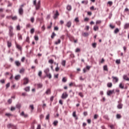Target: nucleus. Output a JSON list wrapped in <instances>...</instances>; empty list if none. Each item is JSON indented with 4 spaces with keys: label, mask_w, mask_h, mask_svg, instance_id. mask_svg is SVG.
Returning <instances> with one entry per match:
<instances>
[{
    "label": "nucleus",
    "mask_w": 129,
    "mask_h": 129,
    "mask_svg": "<svg viewBox=\"0 0 129 129\" xmlns=\"http://www.w3.org/2000/svg\"><path fill=\"white\" fill-rule=\"evenodd\" d=\"M46 75L47 77H48V78H49V79H51V78H52V75H51V74H47Z\"/></svg>",
    "instance_id": "c756f323"
},
{
    "label": "nucleus",
    "mask_w": 129,
    "mask_h": 129,
    "mask_svg": "<svg viewBox=\"0 0 129 129\" xmlns=\"http://www.w3.org/2000/svg\"><path fill=\"white\" fill-rule=\"evenodd\" d=\"M82 36L84 37H88V36H89V33L87 32H84L82 33Z\"/></svg>",
    "instance_id": "dca6fc26"
},
{
    "label": "nucleus",
    "mask_w": 129,
    "mask_h": 129,
    "mask_svg": "<svg viewBox=\"0 0 129 129\" xmlns=\"http://www.w3.org/2000/svg\"><path fill=\"white\" fill-rule=\"evenodd\" d=\"M67 10L68 11H71V10H72V7H71V5H68L67 7Z\"/></svg>",
    "instance_id": "a211bd4d"
},
{
    "label": "nucleus",
    "mask_w": 129,
    "mask_h": 129,
    "mask_svg": "<svg viewBox=\"0 0 129 129\" xmlns=\"http://www.w3.org/2000/svg\"><path fill=\"white\" fill-rule=\"evenodd\" d=\"M67 97H68V94H67V92H65L62 94L61 98L62 99H66Z\"/></svg>",
    "instance_id": "7ed1b4c3"
},
{
    "label": "nucleus",
    "mask_w": 129,
    "mask_h": 129,
    "mask_svg": "<svg viewBox=\"0 0 129 129\" xmlns=\"http://www.w3.org/2000/svg\"><path fill=\"white\" fill-rule=\"evenodd\" d=\"M112 4H113V3L112 1H109L107 3V5H109V7H111V6H112Z\"/></svg>",
    "instance_id": "473e14b6"
},
{
    "label": "nucleus",
    "mask_w": 129,
    "mask_h": 129,
    "mask_svg": "<svg viewBox=\"0 0 129 129\" xmlns=\"http://www.w3.org/2000/svg\"><path fill=\"white\" fill-rule=\"evenodd\" d=\"M75 52L76 53H78V52H80V48H77L76 49Z\"/></svg>",
    "instance_id": "3c124183"
},
{
    "label": "nucleus",
    "mask_w": 129,
    "mask_h": 129,
    "mask_svg": "<svg viewBox=\"0 0 129 129\" xmlns=\"http://www.w3.org/2000/svg\"><path fill=\"white\" fill-rule=\"evenodd\" d=\"M23 72H25V69H22L21 70H20V73L22 74Z\"/></svg>",
    "instance_id": "5fc2aeb1"
},
{
    "label": "nucleus",
    "mask_w": 129,
    "mask_h": 129,
    "mask_svg": "<svg viewBox=\"0 0 129 129\" xmlns=\"http://www.w3.org/2000/svg\"><path fill=\"white\" fill-rule=\"evenodd\" d=\"M45 94H46V95H50V94H51V89H47L45 92Z\"/></svg>",
    "instance_id": "39448f33"
},
{
    "label": "nucleus",
    "mask_w": 129,
    "mask_h": 129,
    "mask_svg": "<svg viewBox=\"0 0 129 129\" xmlns=\"http://www.w3.org/2000/svg\"><path fill=\"white\" fill-rule=\"evenodd\" d=\"M0 82H1V83L4 84V83H5V81L4 79H2V80H0Z\"/></svg>",
    "instance_id": "338daca9"
},
{
    "label": "nucleus",
    "mask_w": 129,
    "mask_h": 129,
    "mask_svg": "<svg viewBox=\"0 0 129 129\" xmlns=\"http://www.w3.org/2000/svg\"><path fill=\"white\" fill-rule=\"evenodd\" d=\"M21 104H18L16 105V108H18L19 109H20V108H21Z\"/></svg>",
    "instance_id": "58836bf2"
},
{
    "label": "nucleus",
    "mask_w": 129,
    "mask_h": 129,
    "mask_svg": "<svg viewBox=\"0 0 129 129\" xmlns=\"http://www.w3.org/2000/svg\"><path fill=\"white\" fill-rule=\"evenodd\" d=\"M48 62L50 64H53V63H54V60L53 59H50Z\"/></svg>",
    "instance_id": "8fccbe9b"
},
{
    "label": "nucleus",
    "mask_w": 129,
    "mask_h": 129,
    "mask_svg": "<svg viewBox=\"0 0 129 129\" xmlns=\"http://www.w3.org/2000/svg\"><path fill=\"white\" fill-rule=\"evenodd\" d=\"M30 107L32 109V111H33V110H34V105H30Z\"/></svg>",
    "instance_id": "13d9d810"
},
{
    "label": "nucleus",
    "mask_w": 129,
    "mask_h": 129,
    "mask_svg": "<svg viewBox=\"0 0 129 129\" xmlns=\"http://www.w3.org/2000/svg\"><path fill=\"white\" fill-rule=\"evenodd\" d=\"M103 70L104 71H108V69H107V66L105 65L103 66Z\"/></svg>",
    "instance_id": "393cba45"
},
{
    "label": "nucleus",
    "mask_w": 129,
    "mask_h": 129,
    "mask_svg": "<svg viewBox=\"0 0 129 129\" xmlns=\"http://www.w3.org/2000/svg\"><path fill=\"white\" fill-rule=\"evenodd\" d=\"M12 20H13L14 21L17 20V19H18V17H17V16H14L12 17Z\"/></svg>",
    "instance_id": "052dcab7"
},
{
    "label": "nucleus",
    "mask_w": 129,
    "mask_h": 129,
    "mask_svg": "<svg viewBox=\"0 0 129 129\" xmlns=\"http://www.w3.org/2000/svg\"><path fill=\"white\" fill-rule=\"evenodd\" d=\"M67 82V78L66 77H63L62 79V82Z\"/></svg>",
    "instance_id": "7c9ffc66"
},
{
    "label": "nucleus",
    "mask_w": 129,
    "mask_h": 129,
    "mask_svg": "<svg viewBox=\"0 0 129 129\" xmlns=\"http://www.w3.org/2000/svg\"><path fill=\"white\" fill-rule=\"evenodd\" d=\"M33 5L36 8V10H39L41 6V1H39L37 3V0L33 1Z\"/></svg>",
    "instance_id": "f257e3e1"
},
{
    "label": "nucleus",
    "mask_w": 129,
    "mask_h": 129,
    "mask_svg": "<svg viewBox=\"0 0 129 129\" xmlns=\"http://www.w3.org/2000/svg\"><path fill=\"white\" fill-rule=\"evenodd\" d=\"M107 87H109V88H111L112 87V83L109 82L107 84Z\"/></svg>",
    "instance_id": "f3484780"
},
{
    "label": "nucleus",
    "mask_w": 129,
    "mask_h": 129,
    "mask_svg": "<svg viewBox=\"0 0 129 129\" xmlns=\"http://www.w3.org/2000/svg\"><path fill=\"white\" fill-rule=\"evenodd\" d=\"M34 39L35 40V41H38L39 40V37H38V36L35 35L34 36Z\"/></svg>",
    "instance_id": "a18cd8bd"
},
{
    "label": "nucleus",
    "mask_w": 129,
    "mask_h": 129,
    "mask_svg": "<svg viewBox=\"0 0 129 129\" xmlns=\"http://www.w3.org/2000/svg\"><path fill=\"white\" fill-rule=\"evenodd\" d=\"M79 95L82 98L83 97H84V96L83 95V94L82 92L79 93Z\"/></svg>",
    "instance_id": "49530a36"
},
{
    "label": "nucleus",
    "mask_w": 129,
    "mask_h": 129,
    "mask_svg": "<svg viewBox=\"0 0 129 129\" xmlns=\"http://www.w3.org/2000/svg\"><path fill=\"white\" fill-rule=\"evenodd\" d=\"M7 45L8 48H11V47H12V42L10 41L7 42Z\"/></svg>",
    "instance_id": "b1692460"
},
{
    "label": "nucleus",
    "mask_w": 129,
    "mask_h": 129,
    "mask_svg": "<svg viewBox=\"0 0 129 129\" xmlns=\"http://www.w3.org/2000/svg\"><path fill=\"white\" fill-rule=\"evenodd\" d=\"M10 83H7V85H6V88H7V89L9 88V87H10Z\"/></svg>",
    "instance_id": "0e129e2a"
},
{
    "label": "nucleus",
    "mask_w": 129,
    "mask_h": 129,
    "mask_svg": "<svg viewBox=\"0 0 129 129\" xmlns=\"http://www.w3.org/2000/svg\"><path fill=\"white\" fill-rule=\"evenodd\" d=\"M16 30H17V31H20L21 30V27L20 26V25H18L16 27Z\"/></svg>",
    "instance_id": "72a5a7b5"
},
{
    "label": "nucleus",
    "mask_w": 129,
    "mask_h": 129,
    "mask_svg": "<svg viewBox=\"0 0 129 129\" xmlns=\"http://www.w3.org/2000/svg\"><path fill=\"white\" fill-rule=\"evenodd\" d=\"M90 69V66H87L86 68L83 69L84 73H85L87 70H89Z\"/></svg>",
    "instance_id": "6e6552de"
},
{
    "label": "nucleus",
    "mask_w": 129,
    "mask_h": 129,
    "mask_svg": "<svg viewBox=\"0 0 129 129\" xmlns=\"http://www.w3.org/2000/svg\"><path fill=\"white\" fill-rule=\"evenodd\" d=\"M20 78H21V75H18L16 76L15 77V80H19V79H20Z\"/></svg>",
    "instance_id": "412c9836"
},
{
    "label": "nucleus",
    "mask_w": 129,
    "mask_h": 129,
    "mask_svg": "<svg viewBox=\"0 0 129 129\" xmlns=\"http://www.w3.org/2000/svg\"><path fill=\"white\" fill-rule=\"evenodd\" d=\"M73 116L75 117L76 119H78V117H77V115H76V111H74L73 112Z\"/></svg>",
    "instance_id": "f8f14e48"
},
{
    "label": "nucleus",
    "mask_w": 129,
    "mask_h": 129,
    "mask_svg": "<svg viewBox=\"0 0 129 129\" xmlns=\"http://www.w3.org/2000/svg\"><path fill=\"white\" fill-rule=\"evenodd\" d=\"M75 22H76V23H79V18H78V17H77L75 19Z\"/></svg>",
    "instance_id": "ea45409f"
},
{
    "label": "nucleus",
    "mask_w": 129,
    "mask_h": 129,
    "mask_svg": "<svg viewBox=\"0 0 129 129\" xmlns=\"http://www.w3.org/2000/svg\"><path fill=\"white\" fill-rule=\"evenodd\" d=\"M112 82L113 83L115 84V83H117V82H118V78L116 77H112Z\"/></svg>",
    "instance_id": "f03ea898"
},
{
    "label": "nucleus",
    "mask_w": 129,
    "mask_h": 129,
    "mask_svg": "<svg viewBox=\"0 0 129 129\" xmlns=\"http://www.w3.org/2000/svg\"><path fill=\"white\" fill-rule=\"evenodd\" d=\"M26 41L28 43H30V37H29V36L27 37Z\"/></svg>",
    "instance_id": "09e8293b"
},
{
    "label": "nucleus",
    "mask_w": 129,
    "mask_h": 129,
    "mask_svg": "<svg viewBox=\"0 0 129 129\" xmlns=\"http://www.w3.org/2000/svg\"><path fill=\"white\" fill-rule=\"evenodd\" d=\"M38 76L39 77H42V71H40L39 72H38Z\"/></svg>",
    "instance_id": "c03bdc74"
},
{
    "label": "nucleus",
    "mask_w": 129,
    "mask_h": 129,
    "mask_svg": "<svg viewBox=\"0 0 129 129\" xmlns=\"http://www.w3.org/2000/svg\"><path fill=\"white\" fill-rule=\"evenodd\" d=\"M99 24H101V20H97L96 21V24L99 25Z\"/></svg>",
    "instance_id": "e433bc0d"
},
{
    "label": "nucleus",
    "mask_w": 129,
    "mask_h": 129,
    "mask_svg": "<svg viewBox=\"0 0 129 129\" xmlns=\"http://www.w3.org/2000/svg\"><path fill=\"white\" fill-rule=\"evenodd\" d=\"M112 93H114V90H109L107 92V95H108V96H110Z\"/></svg>",
    "instance_id": "20e7f679"
},
{
    "label": "nucleus",
    "mask_w": 129,
    "mask_h": 129,
    "mask_svg": "<svg viewBox=\"0 0 129 129\" xmlns=\"http://www.w3.org/2000/svg\"><path fill=\"white\" fill-rule=\"evenodd\" d=\"M24 83L23 84L24 85H26V84H28V83H29V79L28 78H25L24 79Z\"/></svg>",
    "instance_id": "0eeeda50"
},
{
    "label": "nucleus",
    "mask_w": 129,
    "mask_h": 129,
    "mask_svg": "<svg viewBox=\"0 0 129 129\" xmlns=\"http://www.w3.org/2000/svg\"><path fill=\"white\" fill-rule=\"evenodd\" d=\"M8 103H9V104H11V103H12V99H9L8 100Z\"/></svg>",
    "instance_id": "4d7b16f0"
},
{
    "label": "nucleus",
    "mask_w": 129,
    "mask_h": 129,
    "mask_svg": "<svg viewBox=\"0 0 129 129\" xmlns=\"http://www.w3.org/2000/svg\"><path fill=\"white\" fill-rule=\"evenodd\" d=\"M82 4H85V5H87V4H88V1H82Z\"/></svg>",
    "instance_id": "6e6d98bb"
},
{
    "label": "nucleus",
    "mask_w": 129,
    "mask_h": 129,
    "mask_svg": "<svg viewBox=\"0 0 129 129\" xmlns=\"http://www.w3.org/2000/svg\"><path fill=\"white\" fill-rule=\"evenodd\" d=\"M115 62L116 64H120V59H116Z\"/></svg>",
    "instance_id": "37998d69"
},
{
    "label": "nucleus",
    "mask_w": 129,
    "mask_h": 129,
    "mask_svg": "<svg viewBox=\"0 0 129 129\" xmlns=\"http://www.w3.org/2000/svg\"><path fill=\"white\" fill-rule=\"evenodd\" d=\"M38 88H42L43 87V85L42 84H37Z\"/></svg>",
    "instance_id": "f704fd0d"
},
{
    "label": "nucleus",
    "mask_w": 129,
    "mask_h": 129,
    "mask_svg": "<svg viewBox=\"0 0 129 129\" xmlns=\"http://www.w3.org/2000/svg\"><path fill=\"white\" fill-rule=\"evenodd\" d=\"M98 29H99V28L98 27V26L97 25H95L94 26V31H98Z\"/></svg>",
    "instance_id": "cd10ccee"
},
{
    "label": "nucleus",
    "mask_w": 129,
    "mask_h": 129,
    "mask_svg": "<svg viewBox=\"0 0 129 129\" xmlns=\"http://www.w3.org/2000/svg\"><path fill=\"white\" fill-rule=\"evenodd\" d=\"M119 88H121V89H123L124 88V86H123V85H122V83H120L119 85Z\"/></svg>",
    "instance_id": "a878e982"
},
{
    "label": "nucleus",
    "mask_w": 129,
    "mask_h": 129,
    "mask_svg": "<svg viewBox=\"0 0 129 129\" xmlns=\"http://www.w3.org/2000/svg\"><path fill=\"white\" fill-rule=\"evenodd\" d=\"M37 129H41V125L38 124L37 127Z\"/></svg>",
    "instance_id": "774afa93"
},
{
    "label": "nucleus",
    "mask_w": 129,
    "mask_h": 129,
    "mask_svg": "<svg viewBox=\"0 0 129 129\" xmlns=\"http://www.w3.org/2000/svg\"><path fill=\"white\" fill-rule=\"evenodd\" d=\"M49 72L50 70L49 69V68H47L44 70V72L46 74V75H47V74H48V73H49Z\"/></svg>",
    "instance_id": "ddd939ff"
},
{
    "label": "nucleus",
    "mask_w": 129,
    "mask_h": 129,
    "mask_svg": "<svg viewBox=\"0 0 129 129\" xmlns=\"http://www.w3.org/2000/svg\"><path fill=\"white\" fill-rule=\"evenodd\" d=\"M31 23H34L35 22V18L34 17H31L30 19Z\"/></svg>",
    "instance_id": "a19ab883"
},
{
    "label": "nucleus",
    "mask_w": 129,
    "mask_h": 129,
    "mask_svg": "<svg viewBox=\"0 0 129 129\" xmlns=\"http://www.w3.org/2000/svg\"><path fill=\"white\" fill-rule=\"evenodd\" d=\"M61 65L62 66H63V67H65V66H66V60H62Z\"/></svg>",
    "instance_id": "aec40b11"
},
{
    "label": "nucleus",
    "mask_w": 129,
    "mask_h": 129,
    "mask_svg": "<svg viewBox=\"0 0 129 129\" xmlns=\"http://www.w3.org/2000/svg\"><path fill=\"white\" fill-rule=\"evenodd\" d=\"M128 28H129V23L125 24L124 26V29H128Z\"/></svg>",
    "instance_id": "5701e85b"
},
{
    "label": "nucleus",
    "mask_w": 129,
    "mask_h": 129,
    "mask_svg": "<svg viewBox=\"0 0 129 129\" xmlns=\"http://www.w3.org/2000/svg\"><path fill=\"white\" fill-rule=\"evenodd\" d=\"M53 123L54 125L56 126V125H57V123H58V121L55 120V121L53 122Z\"/></svg>",
    "instance_id": "864d4df0"
},
{
    "label": "nucleus",
    "mask_w": 129,
    "mask_h": 129,
    "mask_svg": "<svg viewBox=\"0 0 129 129\" xmlns=\"http://www.w3.org/2000/svg\"><path fill=\"white\" fill-rule=\"evenodd\" d=\"M15 65H16V66H17L18 67H19V66H21V62H20V61L17 60L15 62Z\"/></svg>",
    "instance_id": "4468645a"
},
{
    "label": "nucleus",
    "mask_w": 129,
    "mask_h": 129,
    "mask_svg": "<svg viewBox=\"0 0 129 129\" xmlns=\"http://www.w3.org/2000/svg\"><path fill=\"white\" fill-rule=\"evenodd\" d=\"M109 27L111 28V29H114V28H115V26H114L111 24L109 25Z\"/></svg>",
    "instance_id": "680f3d73"
},
{
    "label": "nucleus",
    "mask_w": 129,
    "mask_h": 129,
    "mask_svg": "<svg viewBox=\"0 0 129 129\" xmlns=\"http://www.w3.org/2000/svg\"><path fill=\"white\" fill-rule=\"evenodd\" d=\"M104 118H105V119H107V120H108V119H109V118H108V116H107V115L104 116Z\"/></svg>",
    "instance_id": "e2e57ef3"
},
{
    "label": "nucleus",
    "mask_w": 129,
    "mask_h": 129,
    "mask_svg": "<svg viewBox=\"0 0 129 129\" xmlns=\"http://www.w3.org/2000/svg\"><path fill=\"white\" fill-rule=\"evenodd\" d=\"M60 43H61V40L58 39L57 41H55L54 44L55 45H58L60 44Z\"/></svg>",
    "instance_id": "6ab92c4d"
},
{
    "label": "nucleus",
    "mask_w": 129,
    "mask_h": 129,
    "mask_svg": "<svg viewBox=\"0 0 129 129\" xmlns=\"http://www.w3.org/2000/svg\"><path fill=\"white\" fill-rule=\"evenodd\" d=\"M24 12V10H23V8L20 7L19 9V15H22Z\"/></svg>",
    "instance_id": "9d476101"
},
{
    "label": "nucleus",
    "mask_w": 129,
    "mask_h": 129,
    "mask_svg": "<svg viewBox=\"0 0 129 129\" xmlns=\"http://www.w3.org/2000/svg\"><path fill=\"white\" fill-rule=\"evenodd\" d=\"M71 25H72V23L71 22V21H70L67 23L66 26L69 28L71 27Z\"/></svg>",
    "instance_id": "423d86ee"
},
{
    "label": "nucleus",
    "mask_w": 129,
    "mask_h": 129,
    "mask_svg": "<svg viewBox=\"0 0 129 129\" xmlns=\"http://www.w3.org/2000/svg\"><path fill=\"white\" fill-rule=\"evenodd\" d=\"M123 79L126 80V81H129V78L127 77V75H124L123 76Z\"/></svg>",
    "instance_id": "1a4fd4ad"
},
{
    "label": "nucleus",
    "mask_w": 129,
    "mask_h": 129,
    "mask_svg": "<svg viewBox=\"0 0 129 129\" xmlns=\"http://www.w3.org/2000/svg\"><path fill=\"white\" fill-rule=\"evenodd\" d=\"M58 16H59V12H58V11H56V13L53 16V19H57V18H58Z\"/></svg>",
    "instance_id": "9b49d317"
},
{
    "label": "nucleus",
    "mask_w": 129,
    "mask_h": 129,
    "mask_svg": "<svg viewBox=\"0 0 129 129\" xmlns=\"http://www.w3.org/2000/svg\"><path fill=\"white\" fill-rule=\"evenodd\" d=\"M9 36L10 37H13V36H14V33H13V31H9Z\"/></svg>",
    "instance_id": "c9c22d12"
},
{
    "label": "nucleus",
    "mask_w": 129,
    "mask_h": 129,
    "mask_svg": "<svg viewBox=\"0 0 129 129\" xmlns=\"http://www.w3.org/2000/svg\"><path fill=\"white\" fill-rule=\"evenodd\" d=\"M12 126H13L12 124H8L7 125V127H8V128H10V127H12Z\"/></svg>",
    "instance_id": "603ef678"
},
{
    "label": "nucleus",
    "mask_w": 129,
    "mask_h": 129,
    "mask_svg": "<svg viewBox=\"0 0 129 129\" xmlns=\"http://www.w3.org/2000/svg\"><path fill=\"white\" fill-rule=\"evenodd\" d=\"M122 106H123V105L121 103H119L118 105H117V108H118V109H121V108H122Z\"/></svg>",
    "instance_id": "2eb2a0df"
},
{
    "label": "nucleus",
    "mask_w": 129,
    "mask_h": 129,
    "mask_svg": "<svg viewBox=\"0 0 129 129\" xmlns=\"http://www.w3.org/2000/svg\"><path fill=\"white\" fill-rule=\"evenodd\" d=\"M55 36H56V34H55V32H53V33H52L51 36V38L52 39H54V37H55Z\"/></svg>",
    "instance_id": "4c0bfd02"
},
{
    "label": "nucleus",
    "mask_w": 129,
    "mask_h": 129,
    "mask_svg": "<svg viewBox=\"0 0 129 129\" xmlns=\"http://www.w3.org/2000/svg\"><path fill=\"white\" fill-rule=\"evenodd\" d=\"M9 32H13V30H14V28L12 26H9Z\"/></svg>",
    "instance_id": "c85d7f7f"
},
{
    "label": "nucleus",
    "mask_w": 129,
    "mask_h": 129,
    "mask_svg": "<svg viewBox=\"0 0 129 129\" xmlns=\"http://www.w3.org/2000/svg\"><path fill=\"white\" fill-rule=\"evenodd\" d=\"M121 118V115L120 114H117L116 115V118L119 119Z\"/></svg>",
    "instance_id": "de8ad7c7"
},
{
    "label": "nucleus",
    "mask_w": 129,
    "mask_h": 129,
    "mask_svg": "<svg viewBox=\"0 0 129 129\" xmlns=\"http://www.w3.org/2000/svg\"><path fill=\"white\" fill-rule=\"evenodd\" d=\"M57 67L55 68V71L58 72L59 71V67H58V63H57Z\"/></svg>",
    "instance_id": "69168bd1"
},
{
    "label": "nucleus",
    "mask_w": 129,
    "mask_h": 129,
    "mask_svg": "<svg viewBox=\"0 0 129 129\" xmlns=\"http://www.w3.org/2000/svg\"><path fill=\"white\" fill-rule=\"evenodd\" d=\"M24 90H25V91H27V92H29L30 91V87H26L25 89H24Z\"/></svg>",
    "instance_id": "2f4dec72"
},
{
    "label": "nucleus",
    "mask_w": 129,
    "mask_h": 129,
    "mask_svg": "<svg viewBox=\"0 0 129 129\" xmlns=\"http://www.w3.org/2000/svg\"><path fill=\"white\" fill-rule=\"evenodd\" d=\"M34 32H35V29L32 28L30 30L31 34H34Z\"/></svg>",
    "instance_id": "79ce46f5"
},
{
    "label": "nucleus",
    "mask_w": 129,
    "mask_h": 129,
    "mask_svg": "<svg viewBox=\"0 0 129 129\" xmlns=\"http://www.w3.org/2000/svg\"><path fill=\"white\" fill-rule=\"evenodd\" d=\"M16 48L18 49V50H20V51H22V46L19 44H16Z\"/></svg>",
    "instance_id": "4be33fe9"
},
{
    "label": "nucleus",
    "mask_w": 129,
    "mask_h": 129,
    "mask_svg": "<svg viewBox=\"0 0 129 129\" xmlns=\"http://www.w3.org/2000/svg\"><path fill=\"white\" fill-rule=\"evenodd\" d=\"M92 47L93 48H96V43H92Z\"/></svg>",
    "instance_id": "bf43d9fd"
},
{
    "label": "nucleus",
    "mask_w": 129,
    "mask_h": 129,
    "mask_svg": "<svg viewBox=\"0 0 129 129\" xmlns=\"http://www.w3.org/2000/svg\"><path fill=\"white\" fill-rule=\"evenodd\" d=\"M119 32V29L118 28H116L114 31V34H117V33H118Z\"/></svg>",
    "instance_id": "bb28decb"
}]
</instances>
